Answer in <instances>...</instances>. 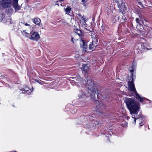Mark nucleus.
<instances>
[{
    "mask_svg": "<svg viewBox=\"0 0 152 152\" xmlns=\"http://www.w3.org/2000/svg\"><path fill=\"white\" fill-rule=\"evenodd\" d=\"M125 101L127 107L132 115L130 121L135 125L136 119L138 118L137 114L140 109V104L136 103L134 99L131 98H126Z\"/></svg>",
    "mask_w": 152,
    "mask_h": 152,
    "instance_id": "f257e3e1",
    "label": "nucleus"
},
{
    "mask_svg": "<svg viewBox=\"0 0 152 152\" xmlns=\"http://www.w3.org/2000/svg\"><path fill=\"white\" fill-rule=\"evenodd\" d=\"M133 79L132 78L131 81H129L128 82L129 91L132 92V93L135 95V97L136 99L140 102H142L145 98L141 96L140 95L137 94L134 87V84L133 82Z\"/></svg>",
    "mask_w": 152,
    "mask_h": 152,
    "instance_id": "f03ea898",
    "label": "nucleus"
},
{
    "mask_svg": "<svg viewBox=\"0 0 152 152\" xmlns=\"http://www.w3.org/2000/svg\"><path fill=\"white\" fill-rule=\"evenodd\" d=\"M86 80L87 83L86 82V80H85L83 81V83L85 84L86 86L88 88V93L90 95H94L95 91L94 87L95 86V84L93 81L90 79Z\"/></svg>",
    "mask_w": 152,
    "mask_h": 152,
    "instance_id": "7ed1b4c3",
    "label": "nucleus"
},
{
    "mask_svg": "<svg viewBox=\"0 0 152 152\" xmlns=\"http://www.w3.org/2000/svg\"><path fill=\"white\" fill-rule=\"evenodd\" d=\"M91 36L92 38V42L90 44L89 47L90 50H93L96 48L97 40L96 38V35L94 32L92 33Z\"/></svg>",
    "mask_w": 152,
    "mask_h": 152,
    "instance_id": "20e7f679",
    "label": "nucleus"
},
{
    "mask_svg": "<svg viewBox=\"0 0 152 152\" xmlns=\"http://www.w3.org/2000/svg\"><path fill=\"white\" fill-rule=\"evenodd\" d=\"M11 0H0V4L4 8L9 7L11 4Z\"/></svg>",
    "mask_w": 152,
    "mask_h": 152,
    "instance_id": "39448f33",
    "label": "nucleus"
},
{
    "mask_svg": "<svg viewBox=\"0 0 152 152\" xmlns=\"http://www.w3.org/2000/svg\"><path fill=\"white\" fill-rule=\"evenodd\" d=\"M39 38V33L36 31L33 32L31 36L30 39L34 41H37Z\"/></svg>",
    "mask_w": 152,
    "mask_h": 152,
    "instance_id": "423d86ee",
    "label": "nucleus"
},
{
    "mask_svg": "<svg viewBox=\"0 0 152 152\" xmlns=\"http://www.w3.org/2000/svg\"><path fill=\"white\" fill-rule=\"evenodd\" d=\"M80 44L81 46L83 48L82 50V52L83 53H85L87 51V45L83 40H81L80 41Z\"/></svg>",
    "mask_w": 152,
    "mask_h": 152,
    "instance_id": "0eeeda50",
    "label": "nucleus"
},
{
    "mask_svg": "<svg viewBox=\"0 0 152 152\" xmlns=\"http://www.w3.org/2000/svg\"><path fill=\"white\" fill-rule=\"evenodd\" d=\"M74 20V19H72V18H68V20H63L61 21L62 24L64 26H69L70 23H72V21Z\"/></svg>",
    "mask_w": 152,
    "mask_h": 152,
    "instance_id": "6e6552de",
    "label": "nucleus"
},
{
    "mask_svg": "<svg viewBox=\"0 0 152 152\" xmlns=\"http://www.w3.org/2000/svg\"><path fill=\"white\" fill-rule=\"evenodd\" d=\"M33 22L36 25L39 26V27L42 29H44V27L42 25H41V20L39 18H35L34 19L33 21Z\"/></svg>",
    "mask_w": 152,
    "mask_h": 152,
    "instance_id": "1a4fd4ad",
    "label": "nucleus"
},
{
    "mask_svg": "<svg viewBox=\"0 0 152 152\" xmlns=\"http://www.w3.org/2000/svg\"><path fill=\"white\" fill-rule=\"evenodd\" d=\"M18 0H13V5L15 10L17 11L20 10V6L18 4Z\"/></svg>",
    "mask_w": 152,
    "mask_h": 152,
    "instance_id": "9d476101",
    "label": "nucleus"
},
{
    "mask_svg": "<svg viewBox=\"0 0 152 152\" xmlns=\"http://www.w3.org/2000/svg\"><path fill=\"white\" fill-rule=\"evenodd\" d=\"M22 91V93L24 94L27 93L28 94H30V93L33 91L31 89H30L28 87H25L24 88L20 90Z\"/></svg>",
    "mask_w": 152,
    "mask_h": 152,
    "instance_id": "9b49d317",
    "label": "nucleus"
},
{
    "mask_svg": "<svg viewBox=\"0 0 152 152\" xmlns=\"http://www.w3.org/2000/svg\"><path fill=\"white\" fill-rule=\"evenodd\" d=\"M86 18L85 17L83 16L80 14H77L75 17V19L77 21L80 22Z\"/></svg>",
    "mask_w": 152,
    "mask_h": 152,
    "instance_id": "f8f14e48",
    "label": "nucleus"
},
{
    "mask_svg": "<svg viewBox=\"0 0 152 152\" xmlns=\"http://www.w3.org/2000/svg\"><path fill=\"white\" fill-rule=\"evenodd\" d=\"M81 69L85 72H86L89 70V66L88 64H83L82 65Z\"/></svg>",
    "mask_w": 152,
    "mask_h": 152,
    "instance_id": "ddd939ff",
    "label": "nucleus"
},
{
    "mask_svg": "<svg viewBox=\"0 0 152 152\" xmlns=\"http://www.w3.org/2000/svg\"><path fill=\"white\" fill-rule=\"evenodd\" d=\"M86 20L87 19L85 18L83 20H82L80 22L81 26L84 28L86 27L87 26L86 23Z\"/></svg>",
    "mask_w": 152,
    "mask_h": 152,
    "instance_id": "4468645a",
    "label": "nucleus"
},
{
    "mask_svg": "<svg viewBox=\"0 0 152 152\" xmlns=\"http://www.w3.org/2000/svg\"><path fill=\"white\" fill-rule=\"evenodd\" d=\"M64 9L67 14L70 13L72 11V8L69 6H67L66 8H64Z\"/></svg>",
    "mask_w": 152,
    "mask_h": 152,
    "instance_id": "2eb2a0df",
    "label": "nucleus"
},
{
    "mask_svg": "<svg viewBox=\"0 0 152 152\" xmlns=\"http://www.w3.org/2000/svg\"><path fill=\"white\" fill-rule=\"evenodd\" d=\"M23 34V35L27 37H30V34L29 33H27L26 32H25V31H23L22 32Z\"/></svg>",
    "mask_w": 152,
    "mask_h": 152,
    "instance_id": "dca6fc26",
    "label": "nucleus"
},
{
    "mask_svg": "<svg viewBox=\"0 0 152 152\" xmlns=\"http://www.w3.org/2000/svg\"><path fill=\"white\" fill-rule=\"evenodd\" d=\"M74 31L75 32L79 35L81 33L80 30L78 29H74Z\"/></svg>",
    "mask_w": 152,
    "mask_h": 152,
    "instance_id": "f3484780",
    "label": "nucleus"
},
{
    "mask_svg": "<svg viewBox=\"0 0 152 152\" xmlns=\"http://www.w3.org/2000/svg\"><path fill=\"white\" fill-rule=\"evenodd\" d=\"M5 15L4 14H0V22H1L2 19L5 17Z\"/></svg>",
    "mask_w": 152,
    "mask_h": 152,
    "instance_id": "a211bd4d",
    "label": "nucleus"
},
{
    "mask_svg": "<svg viewBox=\"0 0 152 152\" xmlns=\"http://www.w3.org/2000/svg\"><path fill=\"white\" fill-rule=\"evenodd\" d=\"M84 95L83 94V93L82 92L80 93L78 95V96L79 98H83L84 97Z\"/></svg>",
    "mask_w": 152,
    "mask_h": 152,
    "instance_id": "6ab92c4d",
    "label": "nucleus"
},
{
    "mask_svg": "<svg viewBox=\"0 0 152 152\" xmlns=\"http://www.w3.org/2000/svg\"><path fill=\"white\" fill-rule=\"evenodd\" d=\"M140 122L139 123V125H140V126H142L143 124H144L143 123V121L142 120V119H140Z\"/></svg>",
    "mask_w": 152,
    "mask_h": 152,
    "instance_id": "aec40b11",
    "label": "nucleus"
},
{
    "mask_svg": "<svg viewBox=\"0 0 152 152\" xmlns=\"http://www.w3.org/2000/svg\"><path fill=\"white\" fill-rule=\"evenodd\" d=\"M87 0H81V2L83 4L84 6L86 3L87 2Z\"/></svg>",
    "mask_w": 152,
    "mask_h": 152,
    "instance_id": "412c9836",
    "label": "nucleus"
},
{
    "mask_svg": "<svg viewBox=\"0 0 152 152\" xmlns=\"http://www.w3.org/2000/svg\"><path fill=\"white\" fill-rule=\"evenodd\" d=\"M124 118H125L127 120H128L129 118V117L127 116L126 115L124 114Z\"/></svg>",
    "mask_w": 152,
    "mask_h": 152,
    "instance_id": "4be33fe9",
    "label": "nucleus"
},
{
    "mask_svg": "<svg viewBox=\"0 0 152 152\" xmlns=\"http://www.w3.org/2000/svg\"><path fill=\"white\" fill-rule=\"evenodd\" d=\"M134 68H133L132 66V67H130V68H129L130 72H132H132L134 71Z\"/></svg>",
    "mask_w": 152,
    "mask_h": 152,
    "instance_id": "5701e85b",
    "label": "nucleus"
},
{
    "mask_svg": "<svg viewBox=\"0 0 152 152\" xmlns=\"http://www.w3.org/2000/svg\"><path fill=\"white\" fill-rule=\"evenodd\" d=\"M127 123L126 122H125L123 124H122L123 126L125 127L127 126Z\"/></svg>",
    "mask_w": 152,
    "mask_h": 152,
    "instance_id": "b1692460",
    "label": "nucleus"
},
{
    "mask_svg": "<svg viewBox=\"0 0 152 152\" xmlns=\"http://www.w3.org/2000/svg\"><path fill=\"white\" fill-rule=\"evenodd\" d=\"M25 25L26 26H28V27H31L32 26H31L30 25L27 23H26L25 24Z\"/></svg>",
    "mask_w": 152,
    "mask_h": 152,
    "instance_id": "393cba45",
    "label": "nucleus"
},
{
    "mask_svg": "<svg viewBox=\"0 0 152 152\" xmlns=\"http://www.w3.org/2000/svg\"><path fill=\"white\" fill-rule=\"evenodd\" d=\"M136 21L137 23H139V19L138 18H137L136 19Z\"/></svg>",
    "mask_w": 152,
    "mask_h": 152,
    "instance_id": "a878e982",
    "label": "nucleus"
},
{
    "mask_svg": "<svg viewBox=\"0 0 152 152\" xmlns=\"http://www.w3.org/2000/svg\"><path fill=\"white\" fill-rule=\"evenodd\" d=\"M126 18L124 16H122V19L124 20V22H125Z\"/></svg>",
    "mask_w": 152,
    "mask_h": 152,
    "instance_id": "bb28decb",
    "label": "nucleus"
},
{
    "mask_svg": "<svg viewBox=\"0 0 152 152\" xmlns=\"http://www.w3.org/2000/svg\"><path fill=\"white\" fill-rule=\"evenodd\" d=\"M122 111L123 113H126V110H124V109H123L122 110Z\"/></svg>",
    "mask_w": 152,
    "mask_h": 152,
    "instance_id": "cd10ccee",
    "label": "nucleus"
},
{
    "mask_svg": "<svg viewBox=\"0 0 152 152\" xmlns=\"http://www.w3.org/2000/svg\"><path fill=\"white\" fill-rule=\"evenodd\" d=\"M71 41L73 43H74V38L73 37L71 38Z\"/></svg>",
    "mask_w": 152,
    "mask_h": 152,
    "instance_id": "c85d7f7f",
    "label": "nucleus"
},
{
    "mask_svg": "<svg viewBox=\"0 0 152 152\" xmlns=\"http://www.w3.org/2000/svg\"><path fill=\"white\" fill-rule=\"evenodd\" d=\"M37 82L38 83H39L40 84H42V82H39L38 80H37Z\"/></svg>",
    "mask_w": 152,
    "mask_h": 152,
    "instance_id": "c756f323",
    "label": "nucleus"
},
{
    "mask_svg": "<svg viewBox=\"0 0 152 152\" xmlns=\"http://www.w3.org/2000/svg\"><path fill=\"white\" fill-rule=\"evenodd\" d=\"M143 46V45H141V46L142 47V48L143 49H145V48Z\"/></svg>",
    "mask_w": 152,
    "mask_h": 152,
    "instance_id": "7c9ffc66",
    "label": "nucleus"
},
{
    "mask_svg": "<svg viewBox=\"0 0 152 152\" xmlns=\"http://www.w3.org/2000/svg\"><path fill=\"white\" fill-rule=\"evenodd\" d=\"M144 40V41H145V40L144 39H140V41H143V40Z\"/></svg>",
    "mask_w": 152,
    "mask_h": 152,
    "instance_id": "2f4dec72",
    "label": "nucleus"
},
{
    "mask_svg": "<svg viewBox=\"0 0 152 152\" xmlns=\"http://www.w3.org/2000/svg\"><path fill=\"white\" fill-rule=\"evenodd\" d=\"M1 77H2V79H5V77H3V76H1Z\"/></svg>",
    "mask_w": 152,
    "mask_h": 152,
    "instance_id": "473e14b6",
    "label": "nucleus"
},
{
    "mask_svg": "<svg viewBox=\"0 0 152 152\" xmlns=\"http://www.w3.org/2000/svg\"><path fill=\"white\" fill-rule=\"evenodd\" d=\"M133 94H132H132H129V95L130 96H132Z\"/></svg>",
    "mask_w": 152,
    "mask_h": 152,
    "instance_id": "72a5a7b5",
    "label": "nucleus"
},
{
    "mask_svg": "<svg viewBox=\"0 0 152 152\" xmlns=\"http://www.w3.org/2000/svg\"><path fill=\"white\" fill-rule=\"evenodd\" d=\"M137 29H138V27L137 26Z\"/></svg>",
    "mask_w": 152,
    "mask_h": 152,
    "instance_id": "f704fd0d",
    "label": "nucleus"
},
{
    "mask_svg": "<svg viewBox=\"0 0 152 152\" xmlns=\"http://www.w3.org/2000/svg\"><path fill=\"white\" fill-rule=\"evenodd\" d=\"M140 26H142L141 25H140Z\"/></svg>",
    "mask_w": 152,
    "mask_h": 152,
    "instance_id": "c9c22d12",
    "label": "nucleus"
}]
</instances>
